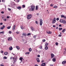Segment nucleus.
<instances>
[{
    "label": "nucleus",
    "instance_id": "nucleus-1",
    "mask_svg": "<svg viewBox=\"0 0 66 66\" xmlns=\"http://www.w3.org/2000/svg\"><path fill=\"white\" fill-rule=\"evenodd\" d=\"M32 17V15L31 14H28L27 15V18L28 19H30Z\"/></svg>",
    "mask_w": 66,
    "mask_h": 66
},
{
    "label": "nucleus",
    "instance_id": "nucleus-2",
    "mask_svg": "<svg viewBox=\"0 0 66 66\" xmlns=\"http://www.w3.org/2000/svg\"><path fill=\"white\" fill-rule=\"evenodd\" d=\"M13 61H14V63L15 62H16V61H17V58L16 57H13Z\"/></svg>",
    "mask_w": 66,
    "mask_h": 66
},
{
    "label": "nucleus",
    "instance_id": "nucleus-3",
    "mask_svg": "<svg viewBox=\"0 0 66 66\" xmlns=\"http://www.w3.org/2000/svg\"><path fill=\"white\" fill-rule=\"evenodd\" d=\"M40 26H42V24H43V20L42 19H40Z\"/></svg>",
    "mask_w": 66,
    "mask_h": 66
},
{
    "label": "nucleus",
    "instance_id": "nucleus-4",
    "mask_svg": "<svg viewBox=\"0 0 66 66\" xmlns=\"http://www.w3.org/2000/svg\"><path fill=\"white\" fill-rule=\"evenodd\" d=\"M13 39L12 38V37H9L8 38V41H12Z\"/></svg>",
    "mask_w": 66,
    "mask_h": 66
},
{
    "label": "nucleus",
    "instance_id": "nucleus-5",
    "mask_svg": "<svg viewBox=\"0 0 66 66\" xmlns=\"http://www.w3.org/2000/svg\"><path fill=\"white\" fill-rule=\"evenodd\" d=\"M31 11H32L34 10V8H35V6H31Z\"/></svg>",
    "mask_w": 66,
    "mask_h": 66
},
{
    "label": "nucleus",
    "instance_id": "nucleus-6",
    "mask_svg": "<svg viewBox=\"0 0 66 66\" xmlns=\"http://www.w3.org/2000/svg\"><path fill=\"white\" fill-rule=\"evenodd\" d=\"M56 18H54V19L53 20L52 23H54L55 22H56Z\"/></svg>",
    "mask_w": 66,
    "mask_h": 66
},
{
    "label": "nucleus",
    "instance_id": "nucleus-7",
    "mask_svg": "<svg viewBox=\"0 0 66 66\" xmlns=\"http://www.w3.org/2000/svg\"><path fill=\"white\" fill-rule=\"evenodd\" d=\"M22 60H24V59H23V58L20 57V58L19 60H20V61H21L20 62V63H21V62H22Z\"/></svg>",
    "mask_w": 66,
    "mask_h": 66
},
{
    "label": "nucleus",
    "instance_id": "nucleus-8",
    "mask_svg": "<svg viewBox=\"0 0 66 66\" xmlns=\"http://www.w3.org/2000/svg\"><path fill=\"white\" fill-rule=\"evenodd\" d=\"M5 26L3 25V27H1V30H3V29L4 28H5Z\"/></svg>",
    "mask_w": 66,
    "mask_h": 66
},
{
    "label": "nucleus",
    "instance_id": "nucleus-9",
    "mask_svg": "<svg viewBox=\"0 0 66 66\" xmlns=\"http://www.w3.org/2000/svg\"><path fill=\"white\" fill-rule=\"evenodd\" d=\"M46 33H47V34H51V33H52V32H51V31H49L48 32L47 31Z\"/></svg>",
    "mask_w": 66,
    "mask_h": 66
},
{
    "label": "nucleus",
    "instance_id": "nucleus-10",
    "mask_svg": "<svg viewBox=\"0 0 66 66\" xmlns=\"http://www.w3.org/2000/svg\"><path fill=\"white\" fill-rule=\"evenodd\" d=\"M54 56V55L53 54H51V58L52 59L53 57Z\"/></svg>",
    "mask_w": 66,
    "mask_h": 66
},
{
    "label": "nucleus",
    "instance_id": "nucleus-11",
    "mask_svg": "<svg viewBox=\"0 0 66 66\" xmlns=\"http://www.w3.org/2000/svg\"><path fill=\"white\" fill-rule=\"evenodd\" d=\"M36 60L37 62H38V63H39V62H40L39 59L38 58H37L36 59Z\"/></svg>",
    "mask_w": 66,
    "mask_h": 66
},
{
    "label": "nucleus",
    "instance_id": "nucleus-12",
    "mask_svg": "<svg viewBox=\"0 0 66 66\" xmlns=\"http://www.w3.org/2000/svg\"><path fill=\"white\" fill-rule=\"evenodd\" d=\"M10 50H12L13 49V47L12 46H10L9 48Z\"/></svg>",
    "mask_w": 66,
    "mask_h": 66
},
{
    "label": "nucleus",
    "instance_id": "nucleus-13",
    "mask_svg": "<svg viewBox=\"0 0 66 66\" xmlns=\"http://www.w3.org/2000/svg\"><path fill=\"white\" fill-rule=\"evenodd\" d=\"M62 23H63V24H65L66 23V21H65V20H63Z\"/></svg>",
    "mask_w": 66,
    "mask_h": 66
},
{
    "label": "nucleus",
    "instance_id": "nucleus-14",
    "mask_svg": "<svg viewBox=\"0 0 66 66\" xmlns=\"http://www.w3.org/2000/svg\"><path fill=\"white\" fill-rule=\"evenodd\" d=\"M16 47L17 49V50H19V49H20V47L18 46H16Z\"/></svg>",
    "mask_w": 66,
    "mask_h": 66
},
{
    "label": "nucleus",
    "instance_id": "nucleus-15",
    "mask_svg": "<svg viewBox=\"0 0 66 66\" xmlns=\"http://www.w3.org/2000/svg\"><path fill=\"white\" fill-rule=\"evenodd\" d=\"M52 61L53 62H55V61H56V59L55 58H53L52 59Z\"/></svg>",
    "mask_w": 66,
    "mask_h": 66
},
{
    "label": "nucleus",
    "instance_id": "nucleus-16",
    "mask_svg": "<svg viewBox=\"0 0 66 66\" xmlns=\"http://www.w3.org/2000/svg\"><path fill=\"white\" fill-rule=\"evenodd\" d=\"M46 63H44L41 64V66H45Z\"/></svg>",
    "mask_w": 66,
    "mask_h": 66
},
{
    "label": "nucleus",
    "instance_id": "nucleus-17",
    "mask_svg": "<svg viewBox=\"0 0 66 66\" xmlns=\"http://www.w3.org/2000/svg\"><path fill=\"white\" fill-rule=\"evenodd\" d=\"M66 63V61H64L62 62V64H65Z\"/></svg>",
    "mask_w": 66,
    "mask_h": 66
},
{
    "label": "nucleus",
    "instance_id": "nucleus-18",
    "mask_svg": "<svg viewBox=\"0 0 66 66\" xmlns=\"http://www.w3.org/2000/svg\"><path fill=\"white\" fill-rule=\"evenodd\" d=\"M17 9H19V10H21V6L18 7H17Z\"/></svg>",
    "mask_w": 66,
    "mask_h": 66
},
{
    "label": "nucleus",
    "instance_id": "nucleus-19",
    "mask_svg": "<svg viewBox=\"0 0 66 66\" xmlns=\"http://www.w3.org/2000/svg\"><path fill=\"white\" fill-rule=\"evenodd\" d=\"M65 16H64V15H61V18H64L65 19Z\"/></svg>",
    "mask_w": 66,
    "mask_h": 66
},
{
    "label": "nucleus",
    "instance_id": "nucleus-20",
    "mask_svg": "<svg viewBox=\"0 0 66 66\" xmlns=\"http://www.w3.org/2000/svg\"><path fill=\"white\" fill-rule=\"evenodd\" d=\"M31 29L32 31H33L34 30V28H33L32 27H31Z\"/></svg>",
    "mask_w": 66,
    "mask_h": 66
},
{
    "label": "nucleus",
    "instance_id": "nucleus-21",
    "mask_svg": "<svg viewBox=\"0 0 66 66\" xmlns=\"http://www.w3.org/2000/svg\"><path fill=\"white\" fill-rule=\"evenodd\" d=\"M15 25H14L13 26V28H12V30H15Z\"/></svg>",
    "mask_w": 66,
    "mask_h": 66
},
{
    "label": "nucleus",
    "instance_id": "nucleus-22",
    "mask_svg": "<svg viewBox=\"0 0 66 66\" xmlns=\"http://www.w3.org/2000/svg\"><path fill=\"white\" fill-rule=\"evenodd\" d=\"M38 6H37L36 7V10H38Z\"/></svg>",
    "mask_w": 66,
    "mask_h": 66
},
{
    "label": "nucleus",
    "instance_id": "nucleus-23",
    "mask_svg": "<svg viewBox=\"0 0 66 66\" xmlns=\"http://www.w3.org/2000/svg\"><path fill=\"white\" fill-rule=\"evenodd\" d=\"M22 35L23 36H26L27 35H26V34H24V33H23L22 34Z\"/></svg>",
    "mask_w": 66,
    "mask_h": 66
},
{
    "label": "nucleus",
    "instance_id": "nucleus-24",
    "mask_svg": "<svg viewBox=\"0 0 66 66\" xmlns=\"http://www.w3.org/2000/svg\"><path fill=\"white\" fill-rule=\"evenodd\" d=\"M64 20H62L61 19L60 20V22H63V21Z\"/></svg>",
    "mask_w": 66,
    "mask_h": 66
},
{
    "label": "nucleus",
    "instance_id": "nucleus-25",
    "mask_svg": "<svg viewBox=\"0 0 66 66\" xmlns=\"http://www.w3.org/2000/svg\"><path fill=\"white\" fill-rule=\"evenodd\" d=\"M7 54H8V53H7V52H5L4 53V54H5V55H7Z\"/></svg>",
    "mask_w": 66,
    "mask_h": 66
},
{
    "label": "nucleus",
    "instance_id": "nucleus-26",
    "mask_svg": "<svg viewBox=\"0 0 66 66\" xmlns=\"http://www.w3.org/2000/svg\"><path fill=\"white\" fill-rule=\"evenodd\" d=\"M65 29H64L62 31V33H64V32H65Z\"/></svg>",
    "mask_w": 66,
    "mask_h": 66
},
{
    "label": "nucleus",
    "instance_id": "nucleus-27",
    "mask_svg": "<svg viewBox=\"0 0 66 66\" xmlns=\"http://www.w3.org/2000/svg\"><path fill=\"white\" fill-rule=\"evenodd\" d=\"M21 29H23L24 28V27H23L22 26H21Z\"/></svg>",
    "mask_w": 66,
    "mask_h": 66
},
{
    "label": "nucleus",
    "instance_id": "nucleus-28",
    "mask_svg": "<svg viewBox=\"0 0 66 66\" xmlns=\"http://www.w3.org/2000/svg\"><path fill=\"white\" fill-rule=\"evenodd\" d=\"M32 49H31V48H30L29 49V52H31V51H32Z\"/></svg>",
    "mask_w": 66,
    "mask_h": 66
},
{
    "label": "nucleus",
    "instance_id": "nucleus-29",
    "mask_svg": "<svg viewBox=\"0 0 66 66\" xmlns=\"http://www.w3.org/2000/svg\"><path fill=\"white\" fill-rule=\"evenodd\" d=\"M48 49V47H47V46H46L45 47V50H47Z\"/></svg>",
    "mask_w": 66,
    "mask_h": 66
},
{
    "label": "nucleus",
    "instance_id": "nucleus-30",
    "mask_svg": "<svg viewBox=\"0 0 66 66\" xmlns=\"http://www.w3.org/2000/svg\"><path fill=\"white\" fill-rule=\"evenodd\" d=\"M29 53H30L29 52H27L25 53V54H26H26H29Z\"/></svg>",
    "mask_w": 66,
    "mask_h": 66
},
{
    "label": "nucleus",
    "instance_id": "nucleus-31",
    "mask_svg": "<svg viewBox=\"0 0 66 66\" xmlns=\"http://www.w3.org/2000/svg\"><path fill=\"white\" fill-rule=\"evenodd\" d=\"M11 26H8L7 27V29H10L11 28Z\"/></svg>",
    "mask_w": 66,
    "mask_h": 66
},
{
    "label": "nucleus",
    "instance_id": "nucleus-32",
    "mask_svg": "<svg viewBox=\"0 0 66 66\" xmlns=\"http://www.w3.org/2000/svg\"><path fill=\"white\" fill-rule=\"evenodd\" d=\"M4 31H2V32H0V34H2H2H4Z\"/></svg>",
    "mask_w": 66,
    "mask_h": 66
},
{
    "label": "nucleus",
    "instance_id": "nucleus-33",
    "mask_svg": "<svg viewBox=\"0 0 66 66\" xmlns=\"http://www.w3.org/2000/svg\"><path fill=\"white\" fill-rule=\"evenodd\" d=\"M36 36H37V35H35L33 36V37L35 39L36 38Z\"/></svg>",
    "mask_w": 66,
    "mask_h": 66
},
{
    "label": "nucleus",
    "instance_id": "nucleus-34",
    "mask_svg": "<svg viewBox=\"0 0 66 66\" xmlns=\"http://www.w3.org/2000/svg\"><path fill=\"white\" fill-rule=\"evenodd\" d=\"M31 35V34L30 33H29L27 34L26 35H27V36H29V35Z\"/></svg>",
    "mask_w": 66,
    "mask_h": 66
},
{
    "label": "nucleus",
    "instance_id": "nucleus-35",
    "mask_svg": "<svg viewBox=\"0 0 66 66\" xmlns=\"http://www.w3.org/2000/svg\"><path fill=\"white\" fill-rule=\"evenodd\" d=\"M62 28H59V31H60V30H62Z\"/></svg>",
    "mask_w": 66,
    "mask_h": 66
},
{
    "label": "nucleus",
    "instance_id": "nucleus-36",
    "mask_svg": "<svg viewBox=\"0 0 66 66\" xmlns=\"http://www.w3.org/2000/svg\"><path fill=\"white\" fill-rule=\"evenodd\" d=\"M3 59H7V57L4 56L3 57Z\"/></svg>",
    "mask_w": 66,
    "mask_h": 66
},
{
    "label": "nucleus",
    "instance_id": "nucleus-37",
    "mask_svg": "<svg viewBox=\"0 0 66 66\" xmlns=\"http://www.w3.org/2000/svg\"><path fill=\"white\" fill-rule=\"evenodd\" d=\"M9 34H11L12 33V31H9Z\"/></svg>",
    "mask_w": 66,
    "mask_h": 66
},
{
    "label": "nucleus",
    "instance_id": "nucleus-38",
    "mask_svg": "<svg viewBox=\"0 0 66 66\" xmlns=\"http://www.w3.org/2000/svg\"><path fill=\"white\" fill-rule=\"evenodd\" d=\"M48 45V43H46L45 44V46H47V45Z\"/></svg>",
    "mask_w": 66,
    "mask_h": 66
},
{
    "label": "nucleus",
    "instance_id": "nucleus-39",
    "mask_svg": "<svg viewBox=\"0 0 66 66\" xmlns=\"http://www.w3.org/2000/svg\"><path fill=\"white\" fill-rule=\"evenodd\" d=\"M26 6H25V5H22V7H25Z\"/></svg>",
    "mask_w": 66,
    "mask_h": 66
},
{
    "label": "nucleus",
    "instance_id": "nucleus-40",
    "mask_svg": "<svg viewBox=\"0 0 66 66\" xmlns=\"http://www.w3.org/2000/svg\"><path fill=\"white\" fill-rule=\"evenodd\" d=\"M56 20H57V21H58V20H59V18H57L56 19Z\"/></svg>",
    "mask_w": 66,
    "mask_h": 66
},
{
    "label": "nucleus",
    "instance_id": "nucleus-41",
    "mask_svg": "<svg viewBox=\"0 0 66 66\" xmlns=\"http://www.w3.org/2000/svg\"><path fill=\"white\" fill-rule=\"evenodd\" d=\"M8 11H11V9H10V8H8Z\"/></svg>",
    "mask_w": 66,
    "mask_h": 66
},
{
    "label": "nucleus",
    "instance_id": "nucleus-42",
    "mask_svg": "<svg viewBox=\"0 0 66 66\" xmlns=\"http://www.w3.org/2000/svg\"><path fill=\"white\" fill-rule=\"evenodd\" d=\"M35 23H36V24H38V22H37V21H36L35 22Z\"/></svg>",
    "mask_w": 66,
    "mask_h": 66
},
{
    "label": "nucleus",
    "instance_id": "nucleus-43",
    "mask_svg": "<svg viewBox=\"0 0 66 66\" xmlns=\"http://www.w3.org/2000/svg\"><path fill=\"white\" fill-rule=\"evenodd\" d=\"M39 48L40 49H42V46H41L39 47Z\"/></svg>",
    "mask_w": 66,
    "mask_h": 66
},
{
    "label": "nucleus",
    "instance_id": "nucleus-44",
    "mask_svg": "<svg viewBox=\"0 0 66 66\" xmlns=\"http://www.w3.org/2000/svg\"><path fill=\"white\" fill-rule=\"evenodd\" d=\"M16 33H17V34H19V32L18 31H16Z\"/></svg>",
    "mask_w": 66,
    "mask_h": 66
},
{
    "label": "nucleus",
    "instance_id": "nucleus-45",
    "mask_svg": "<svg viewBox=\"0 0 66 66\" xmlns=\"http://www.w3.org/2000/svg\"><path fill=\"white\" fill-rule=\"evenodd\" d=\"M54 8H57V6H54Z\"/></svg>",
    "mask_w": 66,
    "mask_h": 66
},
{
    "label": "nucleus",
    "instance_id": "nucleus-46",
    "mask_svg": "<svg viewBox=\"0 0 66 66\" xmlns=\"http://www.w3.org/2000/svg\"><path fill=\"white\" fill-rule=\"evenodd\" d=\"M2 2H5V1H4V0H2Z\"/></svg>",
    "mask_w": 66,
    "mask_h": 66
},
{
    "label": "nucleus",
    "instance_id": "nucleus-47",
    "mask_svg": "<svg viewBox=\"0 0 66 66\" xmlns=\"http://www.w3.org/2000/svg\"><path fill=\"white\" fill-rule=\"evenodd\" d=\"M37 57H40V55H37Z\"/></svg>",
    "mask_w": 66,
    "mask_h": 66
},
{
    "label": "nucleus",
    "instance_id": "nucleus-48",
    "mask_svg": "<svg viewBox=\"0 0 66 66\" xmlns=\"http://www.w3.org/2000/svg\"><path fill=\"white\" fill-rule=\"evenodd\" d=\"M1 53H3V51H2L1 52Z\"/></svg>",
    "mask_w": 66,
    "mask_h": 66
},
{
    "label": "nucleus",
    "instance_id": "nucleus-49",
    "mask_svg": "<svg viewBox=\"0 0 66 66\" xmlns=\"http://www.w3.org/2000/svg\"><path fill=\"white\" fill-rule=\"evenodd\" d=\"M1 13L2 14H4V12H3V11H2L1 12Z\"/></svg>",
    "mask_w": 66,
    "mask_h": 66
},
{
    "label": "nucleus",
    "instance_id": "nucleus-50",
    "mask_svg": "<svg viewBox=\"0 0 66 66\" xmlns=\"http://www.w3.org/2000/svg\"><path fill=\"white\" fill-rule=\"evenodd\" d=\"M61 36H62V35H59V37H61Z\"/></svg>",
    "mask_w": 66,
    "mask_h": 66
},
{
    "label": "nucleus",
    "instance_id": "nucleus-51",
    "mask_svg": "<svg viewBox=\"0 0 66 66\" xmlns=\"http://www.w3.org/2000/svg\"><path fill=\"white\" fill-rule=\"evenodd\" d=\"M13 57H10V59L11 60H12L13 59Z\"/></svg>",
    "mask_w": 66,
    "mask_h": 66
},
{
    "label": "nucleus",
    "instance_id": "nucleus-52",
    "mask_svg": "<svg viewBox=\"0 0 66 66\" xmlns=\"http://www.w3.org/2000/svg\"><path fill=\"white\" fill-rule=\"evenodd\" d=\"M56 45L57 46L58 45V43H56Z\"/></svg>",
    "mask_w": 66,
    "mask_h": 66
},
{
    "label": "nucleus",
    "instance_id": "nucleus-53",
    "mask_svg": "<svg viewBox=\"0 0 66 66\" xmlns=\"http://www.w3.org/2000/svg\"><path fill=\"white\" fill-rule=\"evenodd\" d=\"M16 2H19V0H17L16 1Z\"/></svg>",
    "mask_w": 66,
    "mask_h": 66
},
{
    "label": "nucleus",
    "instance_id": "nucleus-54",
    "mask_svg": "<svg viewBox=\"0 0 66 66\" xmlns=\"http://www.w3.org/2000/svg\"><path fill=\"white\" fill-rule=\"evenodd\" d=\"M4 21H6V19H4Z\"/></svg>",
    "mask_w": 66,
    "mask_h": 66
},
{
    "label": "nucleus",
    "instance_id": "nucleus-55",
    "mask_svg": "<svg viewBox=\"0 0 66 66\" xmlns=\"http://www.w3.org/2000/svg\"><path fill=\"white\" fill-rule=\"evenodd\" d=\"M45 41H46V40H43V42H45Z\"/></svg>",
    "mask_w": 66,
    "mask_h": 66
},
{
    "label": "nucleus",
    "instance_id": "nucleus-56",
    "mask_svg": "<svg viewBox=\"0 0 66 66\" xmlns=\"http://www.w3.org/2000/svg\"><path fill=\"white\" fill-rule=\"evenodd\" d=\"M0 66H4V65H3V64H1Z\"/></svg>",
    "mask_w": 66,
    "mask_h": 66
},
{
    "label": "nucleus",
    "instance_id": "nucleus-57",
    "mask_svg": "<svg viewBox=\"0 0 66 66\" xmlns=\"http://www.w3.org/2000/svg\"><path fill=\"white\" fill-rule=\"evenodd\" d=\"M3 23H1L0 24V25H2Z\"/></svg>",
    "mask_w": 66,
    "mask_h": 66
},
{
    "label": "nucleus",
    "instance_id": "nucleus-58",
    "mask_svg": "<svg viewBox=\"0 0 66 66\" xmlns=\"http://www.w3.org/2000/svg\"><path fill=\"white\" fill-rule=\"evenodd\" d=\"M53 27L54 28H55V25H53Z\"/></svg>",
    "mask_w": 66,
    "mask_h": 66
},
{
    "label": "nucleus",
    "instance_id": "nucleus-59",
    "mask_svg": "<svg viewBox=\"0 0 66 66\" xmlns=\"http://www.w3.org/2000/svg\"><path fill=\"white\" fill-rule=\"evenodd\" d=\"M59 27H61L62 26V25L61 24H60L59 25Z\"/></svg>",
    "mask_w": 66,
    "mask_h": 66
},
{
    "label": "nucleus",
    "instance_id": "nucleus-60",
    "mask_svg": "<svg viewBox=\"0 0 66 66\" xmlns=\"http://www.w3.org/2000/svg\"><path fill=\"white\" fill-rule=\"evenodd\" d=\"M7 18H10V17H9V16H7Z\"/></svg>",
    "mask_w": 66,
    "mask_h": 66
},
{
    "label": "nucleus",
    "instance_id": "nucleus-61",
    "mask_svg": "<svg viewBox=\"0 0 66 66\" xmlns=\"http://www.w3.org/2000/svg\"><path fill=\"white\" fill-rule=\"evenodd\" d=\"M50 6H53V5H52V4H51L50 5Z\"/></svg>",
    "mask_w": 66,
    "mask_h": 66
},
{
    "label": "nucleus",
    "instance_id": "nucleus-62",
    "mask_svg": "<svg viewBox=\"0 0 66 66\" xmlns=\"http://www.w3.org/2000/svg\"><path fill=\"white\" fill-rule=\"evenodd\" d=\"M50 66H53V65L52 64H50Z\"/></svg>",
    "mask_w": 66,
    "mask_h": 66
},
{
    "label": "nucleus",
    "instance_id": "nucleus-63",
    "mask_svg": "<svg viewBox=\"0 0 66 66\" xmlns=\"http://www.w3.org/2000/svg\"><path fill=\"white\" fill-rule=\"evenodd\" d=\"M35 66H38V65H37V64H36L35 65Z\"/></svg>",
    "mask_w": 66,
    "mask_h": 66
},
{
    "label": "nucleus",
    "instance_id": "nucleus-64",
    "mask_svg": "<svg viewBox=\"0 0 66 66\" xmlns=\"http://www.w3.org/2000/svg\"><path fill=\"white\" fill-rule=\"evenodd\" d=\"M58 27H57L56 28V29H58Z\"/></svg>",
    "mask_w": 66,
    "mask_h": 66
}]
</instances>
